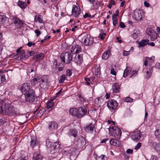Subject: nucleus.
I'll list each match as a JSON object with an SVG mask.
<instances>
[{
	"mask_svg": "<svg viewBox=\"0 0 160 160\" xmlns=\"http://www.w3.org/2000/svg\"><path fill=\"white\" fill-rule=\"evenodd\" d=\"M5 100H0V113L8 115H14L17 114L15 108L9 104H7Z\"/></svg>",
	"mask_w": 160,
	"mask_h": 160,
	"instance_id": "nucleus-1",
	"label": "nucleus"
},
{
	"mask_svg": "<svg viewBox=\"0 0 160 160\" xmlns=\"http://www.w3.org/2000/svg\"><path fill=\"white\" fill-rule=\"evenodd\" d=\"M69 113L78 118H80L85 115L87 113V109L84 106L80 107L78 109L72 108L69 111Z\"/></svg>",
	"mask_w": 160,
	"mask_h": 160,
	"instance_id": "nucleus-2",
	"label": "nucleus"
},
{
	"mask_svg": "<svg viewBox=\"0 0 160 160\" xmlns=\"http://www.w3.org/2000/svg\"><path fill=\"white\" fill-rule=\"evenodd\" d=\"M78 39L80 42L86 46L91 45L94 42L93 38L91 37L89 34L85 33L79 35Z\"/></svg>",
	"mask_w": 160,
	"mask_h": 160,
	"instance_id": "nucleus-3",
	"label": "nucleus"
},
{
	"mask_svg": "<svg viewBox=\"0 0 160 160\" xmlns=\"http://www.w3.org/2000/svg\"><path fill=\"white\" fill-rule=\"evenodd\" d=\"M109 129V133L111 136L119 139L120 138L122 132L120 128L115 126L110 127Z\"/></svg>",
	"mask_w": 160,
	"mask_h": 160,
	"instance_id": "nucleus-4",
	"label": "nucleus"
},
{
	"mask_svg": "<svg viewBox=\"0 0 160 160\" xmlns=\"http://www.w3.org/2000/svg\"><path fill=\"white\" fill-rule=\"evenodd\" d=\"M60 58L62 62L65 63L66 64H68L72 60V56L71 53L65 52L61 54Z\"/></svg>",
	"mask_w": 160,
	"mask_h": 160,
	"instance_id": "nucleus-5",
	"label": "nucleus"
},
{
	"mask_svg": "<svg viewBox=\"0 0 160 160\" xmlns=\"http://www.w3.org/2000/svg\"><path fill=\"white\" fill-rule=\"evenodd\" d=\"M26 101L30 103L33 102L35 99L36 96L34 90H31L25 94Z\"/></svg>",
	"mask_w": 160,
	"mask_h": 160,
	"instance_id": "nucleus-6",
	"label": "nucleus"
},
{
	"mask_svg": "<svg viewBox=\"0 0 160 160\" xmlns=\"http://www.w3.org/2000/svg\"><path fill=\"white\" fill-rule=\"evenodd\" d=\"M80 8L78 5H74L72 9V14L74 17H78L81 13Z\"/></svg>",
	"mask_w": 160,
	"mask_h": 160,
	"instance_id": "nucleus-7",
	"label": "nucleus"
},
{
	"mask_svg": "<svg viewBox=\"0 0 160 160\" xmlns=\"http://www.w3.org/2000/svg\"><path fill=\"white\" fill-rule=\"evenodd\" d=\"M107 106L109 109L112 111L116 109L118 106V103L116 100L112 99L108 102Z\"/></svg>",
	"mask_w": 160,
	"mask_h": 160,
	"instance_id": "nucleus-8",
	"label": "nucleus"
},
{
	"mask_svg": "<svg viewBox=\"0 0 160 160\" xmlns=\"http://www.w3.org/2000/svg\"><path fill=\"white\" fill-rule=\"evenodd\" d=\"M141 135L140 131L138 130L132 132L131 138L133 141L138 142L141 138Z\"/></svg>",
	"mask_w": 160,
	"mask_h": 160,
	"instance_id": "nucleus-9",
	"label": "nucleus"
},
{
	"mask_svg": "<svg viewBox=\"0 0 160 160\" xmlns=\"http://www.w3.org/2000/svg\"><path fill=\"white\" fill-rule=\"evenodd\" d=\"M20 89L22 93H23L24 94H26V93L28 92L30 90H33L30 88V85L28 83H23L20 87Z\"/></svg>",
	"mask_w": 160,
	"mask_h": 160,
	"instance_id": "nucleus-10",
	"label": "nucleus"
},
{
	"mask_svg": "<svg viewBox=\"0 0 160 160\" xmlns=\"http://www.w3.org/2000/svg\"><path fill=\"white\" fill-rule=\"evenodd\" d=\"M143 12L140 9H136L134 12V18L136 20H139L142 18Z\"/></svg>",
	"mask_w": 160,
	"mask_h": 160,
	"instance_id": "nucleus-11",
	"label": "nucleus"
},
{
	"mask_svg": "<svg viewBox=\"0 0 160 160\" xmlns=\"http://www.w3.org/2000/svg\"><path fill=\"white\" fill-rule=\"evenodd\" d=\"M81 47L77 44L73 45L71 50V52L73 54L78 53L81 51Z\"/></svg>",
	"mask_w": 160,
	"mask_h": 160,
	"instance_id": "nucleus-12",
	"label": "nucleus"
},
{
	"mask_svg": "<svg viewBox=\"0 0 160 160\" xmlns=\"http://www.w3.org/2000/svg\"><path fill=\"white\" fill-rule=\"evenodd\" d=\"M153 58V57L150 58L146 57L144 63V65L145 66L148 67H153L152 65L154 63Z\"/></svg>",
	"mask_w": 160,
	"mask_h": 160,
	"instance_id": "nucleus-13",
	"label": "nucleus"
},
{
	"mask_svg": "<svg viewBox=\"0 0 160 160\" xmlns=\"http://www.w3.org/2000/svg\"><path fill=\"white\" fill-rule=\"evenodd\" d=\"M82 56L80 54H78L77 56L76 55H75L73 59V61L77 64L80 65L82 61Z\"/></svg>",
	"mask_w": 160,
	"mask_h": 160,
	"instance_id": "nucleus-14",
	"label": "nucleus"
},
{
	"mask_svg": "<svg viewBox=\"0 0 160 160\" xmlns=\"http://www.w3.org/2000/svg\"><path fill=\"white\" fill-rule=\"evenodd\" d=\"M120 84L118 82L114 83L112 86L113 91L115 93L119 92L120 89Z\"/></svg>",
	"mask_w": 160,
	"mask_h": 160,
	"instance_id": "nucleus-15",
	"label": "nucleus"
},
{
	"mask_svg": "<svg viewBox=\"0 0 160 160\" xmlns=\"http://www.w3.org/2000/svg\"><path fill=\"white\" fill-rule=\"evenodd\" d=\"M45 57L43 53H41L39 54L35 55L33 57V59L36 61H40L43 59Z\"/></svg>",
	"mask_w": 160,
	"mask_h": 160,
	"instance_id": "nucleus-16",
	"label": "nucleus"
},
{
	"mask_svg": "<svg viewBox=\"0 0 160 160\" xmlns=\"http://www.w3.org/2000/svg\"><path fill=\"white\" fill-rule=\"evenodd\" d=\"M104 99L102 97L96 98L95 100V103L98 106H100L103 102Z\"/></svg>",
	"mask_w": 160,
	"mask_h": 160,
	"instance_id": "nucleus-17",
	"label": "nucleus"
},
{
	"mask_svg": "<svg viewBox=\"0 0 160 160\" xmlns=\"http://www.w3.org/2000/svg\"><path fill=\"white\" fill-rule=\"evenodd\" d=\"M14 22L18 28H21L23 27V22L18 18H16L14 19Z\"/></svg>",
	"mask_w": 160,
	"mask_h": 160,
	"instance_id": "nucleus-18",
	"label": "nucleus"
},
{
	"mask_svg": "<svg viewBox=\"0 0 160 160\" xmlns=\"http://www.w3.org/2000/svg\"><path fill=\"white\" fill-rule=\"evenodd\" d=\"M8 21V18L5 15H0V24H5Z\"/></svg>",
	"mask_w": 160,
	"mask_h": 160,
	"instance_id": "nucleus-19",
	"label": "nucleus"
},
{
	"mask_svg": "<svg viewBox=\"0 0 160 160\" xmlns=\"http://www.w3.org/2000/svg\"><path fill=\"white\" fill-rule=\"evenodd\" d=\"M147 70L145 71L146 75H145L147 78H149L151 76V74L152 72V67H147Z\"/></svg>",
	"mask_w": 160,
	"mask_h": 160,
	"instance_id": "nucleus-20",
	"label": "nucleus"
},
{
	"mask_svg": "<svg viewBox=\"0 0 160 160\" xmlns=\"http://www.w3.org/2000/svg\"><path fill=\"white\" fill-rule=\"evenodd\" d=\"M48 128L50 130L54 129H57L58 128V125L56 122L52 121L50 122L48 124Z\"/></svg>",
	"mask_w": 160,
	"mask_h": 160,
	"instance_id": "nucleus-21",
	"label": "nucleus"
},
{
	"mask_svg": "<svg viewBox=\"0 0 160 160\" xmlns=\"http://www.w3.org/2000/svg\"><path fill=\"white\" fill-rule=\"evenodd\" d=\"M149 42V40L147 39L142 40L138 43V47L141 48L146 46Z\"/></svg>",
	"mask_w": 160,
	"mask_h": 160,
	"instance_id": "nucleus-22",
	"label": "nucleus"
},
{
	"mask_svg": "<svg viewBox=\"0 0 160 160\" xmlns=\"http://www.w3.org/2000/svg\"><path fill=\"white\" fill-rule=\"evenodd\" d=\"M78 131L72 129L69 130L68 133V135L70 137L73 136L76 137L78 136Z\"/></svg>",
	"mask_w": 160,
	"mask_h": 160,
	"instance_id": "nucleus-23",
	"label": "nucleus"
},
{
	"mask_svg": "<svg viewBox=\"0 0 160 160\" xmlns=\"http://www.w3.org/2000/svg\"><path fill=\"white\" fill-rule=\"evenodd\" d=\"M109 142L111 145L116 146H119L120 145L119 141L115 139H111Z\"/></svg>",
	"mask_w": 160,
	"mask_h": 160,
	"instance_id": "nucleus-24",
	"label": "nucleus"
},
{
	"mask_svg": "<svg viewBox=\"0 0 160 160\" xmlns=\"http://www.w3.org/2000/svg\"><path fill=\"white\" fill-rule=\"evenodd\" d=\"M33 160H42V157L41 155L37 152H35L33 157Z\"/></svg>",
	"mask_w": 160,
	"mask_h": 160,
	"instance_id": "nucleus-25",
	"label": "nucleus"
},
{
	"mask_svg": "<svg viewBox=\"0 0 160 160\" xmlns=\"http://www.w3.org/2000/svg\"><path fill=\"white\" fill-rule=\"evenodd\" d=\"M110 52L108 50L103 53L102 55V58L103 59L107 60L108 59L109 57L110 54Z\"/></svg>",
	"mask_w": 160,
	"mask_h": 160,
	"instance_id": "nucleus-26",
	"label": "nucleus"
},
{
	"mask_svg": "<svg viewBox=\"0 0 160 160\" xmlns=\"http://www.w3.org/2000/svg\"><path fill=\"white\" fill-rule=\"evenodd\" d=\"M37 144L36 138L34 136L31 137V141H30V146L33 148L36 146Z\"/></svg>",
	"mask_w": 160,
	"mask_h": 160,
	"instance_id": "nucleus-27",
	"label": "nucleus"
},
{
	"mask_svg": "<svg viewBox=\"0 0 160 160\" xmlns=\"http://www.w3.org/2000/svg\"><path fill=\"white\" fill-rule=\"evenodd\" d=\"M94 128L93 124H90L88 126H87L85 128V131L88 132H92Z\"/></svg>",
	"mask_w": 160,
	"mask_h": 160,
	"instance_id": "nucleus-28",
	"label": "nucleus"
},
{
	"mask_svg": "<svg viewBox=\"0 0 160 160\" xmlns=\"http://www.w3.org/2000/svg\"><path fill=\"white\" fill-rule=\"evenodd\" d=\"M37 66L35 65H33L32 67L28 68V72H36L37 70Z\"/></svg>",
	"mask_w": 160,
	"mask_h": 160,
	"instance_id": "nucleus-29",
	"label": "nucleus"
},
{
	"mask_svg": "<svg viewBox=\"0 0 160 160\" xmlns=\"http://www.w3.org/2000/svg\"><path fill=\"white\" fill-rule=\"evenodd\" d=\"M18 4L22 9H24L26 7V3L24 2L19 1L18 2Z\"/></svg>",
	"mask_w": 160,
	"mask_h": 160,
	"instance_id": "nucleus-30",
	"label": "nucleus"
},
{
	"mask_svg": "<svg viewBox=\"0 0 160 160\" xmlns=\"http://www.w3.org/2000/svg\"><path fill=\"white\" fill-rule=\"evenodd\" d=\"M101 4V2L99 1H97L96 2L95 4L93 5L92 7V8L93 9H97L99 7V6Z\"/></svg>",
	"mask_w": 160,
	"mask_h": 160,
	"instance_id": "nucleus-31",
	"label": "nucleus"
},
{
	"mask_svg": "<svg viewBox=\"0 0 160 160\" xmlns=\"http://www.w3.org/2000/svg\"><path fill=\"white\" fill-rule=\"evenodd\" d=\"M152 145L154 147V149L156 151H160V144L154 142L152 143Z\"/></svg>",
	"mask_w": 160,
	"mask_h": 160,
	"instance_id": "nucleus-32",
	"label": "nucleus"
},
{
	"mask_svg": "<svg viewBox=\"0 0 160 160\" xmlns=\"http://www.w3.org/2000/svg\"><path fill=\"white\" fill-rule=\"evenodd\" d=\"M156 130L155 132V134L156 136H158L160 134V124H157L156 126Z\"/></svg>",
	"mask_w": 160,
	"mask_h": 160,
	"instance_id": "nucleus-33",
	"label": "nucleus"
},
{
	"mask_svg": "<svg viewBox=\"0 0 160 160\" xmlns=\"http://www.w3.org/2000/svg\"><path fill=\"white\" fill-rule=\"evenodd\" d=\"M131 72V70L130 68H126L124 71L123 77H126Z\"/></svg>",
	"mask_w": 160,
	"mask_h": 160,
	"instance_id": "nucleus-34",
	"label": "nucleus"
},
{
	"mask_svg": "<svg viewBox=\"0 0 160 160\" xmlns=\"http://www.w3.org/2000/svg\"><path fill=\"white\" fill-rule=\"evenodd\" d=\"M66 79V76L65 75L63 74L61 75L59 81V83H62L64 82L65 80Z\"/></svg>",
	"mask_w": 160,
	"mask_h": 160,
	"instance_id": "nucleus-35",
	"label": "nucleus"
},
{
	"mask_svg": "<svg viewBox=\"0 0 160 160\" xmlns=\"http://www.w3.org/2000/svg\"><path fill=\"white\" fill-rule=\"evenodd\" d=\"M150 38L152 41H154L156 40L157 38V36L156 33L155 32H153L152 33L150 36Z\"/></svg>",
	"mask_w": 160,
	"mask_h": 160,
	"instance_id": "nucleus-36",
	"label": "nucleus"
},
{
	"mask_svg": "<svg viewBox=\"0 0 160 160\" xmlns=\"http://www.w3.org/2000/svg\"><path fill=\"white\" fill-rule=\"evenodd\" d=\"M54 103L51 101H49L47 102L46 108L47 109L52 107L54 105Z\"/></svg>",
	"mask_w": 160,
	"mask_h": 160,
	"instance_id": "nucleus-37",
	"label": "nucleus"
},
{
	"mask_svg": "<svg viewBox=\"0 0 160 160\" xmlns=\"http://www.w3.org/2000/svg\"><path fill=\"white\" fill-rule=\"evenodd\" d=\"M34 21L35 22H38L40 23H42L43 22L42 20L41 19L39 16L36 15L35 17Z\"/></svg>",
	"mask_w": 160,
	"mask_h": 160,
	"instance_id": "nucleus-38",
	"label": "nucleus"
},
{
	"mask_svg": "<svg viewBox=\"0 0 160 160\" xmlns=\"http://www.w3.org/2000/svg\"><path fill=\"white\" fill-rule=\"evenodd\" d=\"M35 78L37 79L38 83H39L40 84H42V83L45 82V81L41 78L38 76Z\"/></svg>",
	"mask_w": 160,
	"mask_h": 160,
	"instance_id": "nucleus-39",
	"label": "nucleus"
},
{
	"mask_svg": "<svg viewBox=\"0 0 160 160\" xmlns=\"http://www.w3.org/2000/svg\"><path fill=\"white\" fill-rule=\"evenodd\" d=\"M31 85L32 86H34L36 84H38L37 79L36 78H34L31 80Z\"/></svg>",
	"mask_w": 160,
	"mask_h": 160,
	"instance_id": "nucleus-40",
	"label": "nucleus"
},
{
	"mask_svg": "<svg viewBox=\"0 0 160 160\" xmlns=\"http://www.w3.org/2000/svg\"><path fill=\"white\" fill-rule=\"evenodd\" d=\"M95 74L97 77H99L100 74V68H98L95 71Z\"/></svg>",
	"mask_w": 160,
	"mask_h": 160,
	"instance_id": "nucleus-41",
	"label": "nucleus"
},
{
	"mask_svg": "<svg viewBox=\"0 0 160 160\" xmlns=\"http://www.w3.org/2000/svg\"><path fill=\"white\" fill-rule=\"evenodd\" d=\"M154 32L151 28H148L146 30L147 34L149 36H150Z\"/></svg>",
	"mask_w": 160,
	"mask_h": 160,
	"instance_id": "nucleus-42",
	"label": "nucleus"
},
{
	"mask_svg": "<svg viewBox=\"0 0 160 160\" xmlns=\"http://www.w3.org/2000/svg\"><path fill=\"white\" fill-rule=\"evenodd\" d=\"M66 74L67 76H70L72 74V71L71 69H67L66 71Z\"/></svg>",
	"mask_w": 160,
	"mask_h": 160,
	"instance_id": "nucleus-43",
	"label": "nucleus"
},
{
	"mask_svg": "<svg viewBox=\"0 0 160 160\" xmlns=\"http://www.w3.org/2000/svg\"><path fill=\"white\" fill-rule=\"evenodd\" d=\"M5 80V76L3 75H0V84L3 82Z\"/></svg>",
	"mask_w": 160,
	"mask_h": 160,
	"instance_id": "nucleus-44",
	"label": "nucleus"
},
{
	"mask_svg": "<svg viewBox=\"0 0 160 160\" xmlns=\"http://www.w3.org/2000/svg\"><path fill=\"white\" fill-rule=\"evenodd\" d=\"M27 157L25 156H21L19 157L16 160H27Z\"/></svg>",
	"mask_w": 160,
	"mask_h": 160,
	"instance_id": "nucleus-45",
	"label": "nucleus"
},
{
	"mask_svg": "<svg viewBox=\"0 0 160 160\" xmlns=\"http://www.w3.org/2000/svg\"><path fill=\"white\" fill-rule=\"evenodd\" d=\"M124 100L126 102H130L132 101V99L128 97L125 98Z\"/></svg>",
	"mask_w": 160,
	"mask_h": 160,
	"instance_id": "nucleus-46",
	"label": "nucleus"
},
{
	"mask_svg": "<svg viewBox=\"0 0 160 160\" xmlns=\"http://www.w3.org/2000/svg\"><path fill=\"white\" fill-rule=\"evenodd\" d=\"M99 158L101 159V160H106L107 157L105 155H102L99 157Z\"/></svg>",
	"mask_w": 160,
	"mask_h": 160,
	"instance_id": "nucleus-47",
	"label": "nucleus"
},
{
	"mask_svg": "<svg viewBox=\"0 0 160 160\" xmlns=\"http://www.w3.org/2000/svg\"><path fill=\"white\" fill-rule=\"evenodd\" d=\"M118 15L117 14H114L112 15V20H118L117 16Z\"/></svg>",
	"mask_w": 160,
	"mask_h": 160,
	"instance_id": "nucleus-48",
	"label": "nucleus"
},
{
	"mask_svg": "<svg viewBox=\"0 0 160 160\" xmlns=\"http://www.w3.org/2000/svg\"><path fill=\"white\" fill-rule=\"evenodd\" d=\"M141 143L140 142L138 143L137 145L135 147L134 149L136 150H138L141 147Z\"/></svg>",
	"mask_w": 160,
	"mask_h": 160,
	"instance_id": "nucleus-49",
	"label": "nucleus"
},
{
	"mask_svg": "<svg viewBox=\"0 0 160 160\" xmlns=\"http://www.w3.org/2000/svg\"><path fill=\"white\" fill-rule=\"evenodd\" d=\"M49 142H48V141H46V146L47 147L49 148V147H51V148H55V146L54 145H53L51 147V144H50L49 145Z\"/></svg>",
	"mask_w": 160,
	"mask_h": 160,
	"instance_id": "nucleus-50",
	"label": "nucleus"
},
{
	"mask_svg": "<svg viewBox=\"0 0 160 160\" xmlns=\"http://www.w3.org/2000/svg\"><path fill=\"white\" fill-rule=\"evenodd\" d=\"M106 36V34L104 33H103L102 34L99 35V37L102 40H103L105 38V36Z\"/></svg>",
	"mask_w": 160,
	"mask_h": 160,
	"instance_id": "nucleus-51",
	"label": "nucleus"
},
{
	"mask_svg": "<svg viewBox=\"0 0 160 160\" xmlns=\"http://www.w3.org/2000/svg\"><path fill=\"white\" fill-rule=\"evenodd\" d=\"M84 80L85 81L87 85H90V80L89 78H85Z\"/></svg>",
	"mask_w": 160,
	"mask_h": 160,
	"instance_id": "nucleus-52",
	"label": "nucleus"
},
{
	"mask_svg": "<svg viewBox=\"0 0 160 160\" xmlns=\"http://www.w3.org/2000/svg\"><path fill=\"white\" fill-rule=\"evenodd\" d=\"M126 152L128 154L130 153L132 154L133 153V150L132 149H128L127 150Z\"/></svg>",
	"mask_w": 160,
	"mask_h": 160,
	"instance_id": "nucleus-53",
	"label": "nucleus"
},
{
	"mask_svg": "<svg viewBox=\"0 0 160 160\" xmlns=\"http://www.w3.org/2000/svg\"><path fill=\"white\" fill-rule=\"evenodd\" d=\"M130 52V51H127L125 50H124L123 51V52L122 54L123 56H128L130 54L129 53V52Z\"/></svg>",
	"mask_w": 160,
	"mask_h": 160,
	"instance_id": "nucleus-54",
	"label": "nucleus"
},
{
	"mask_svg": "<svg viewBox=\"0 0 160 160\" xmlns=\"http://www.w3.org/2000/svg\"><path fill=\"white\" fill-rule=\"evenodd\" d=\"M150 160H158V158L156 156L152 155L150 158Z\"/></svg>",
	"mask_w": 160,
	"mask_h": 160,
	"instance_id": "nucleus-55",
	"label": "nucleus"
},
{
	"mask_svg": "<svg viewBox=\"0 0 160 160\" xmlns=\"http://www.w3.org/2000/svg\"><path fill=\"white\" fill-rule=\"evenodd\" d=\"M119 26L121 28H124L126 26L123 22H121L119 23Z\"/></svg>",
	"mask_w": 160,
	"mask_h": 160,
	"instance_id": "nucleus-56",
	"label": "nucleus"
},
{
	"mask_svg": "<svg viewBox=\"0 0 160 160\" xmlns=\"http://www.w3.org/2000/svg\"><path fill=\"white\" fill-rule=\"evenodd\" d=\"M88 17H91V15H90V14H89L88 13H85V15H83V17L84 18H86Z\"/></svg>",
	"mask_w": 160,
	"mask_h": 160,
	"instance_id": "nucleus-57",
	"label": "nucleus"
},
{
	"mask_svg": "<svg viewBox=\"0 0 160 160\" xmlns=\"http://www.w3.org/2000/svg\"><path fill=\"white\" fill-rule=\"evenodd\" d=\"M137 74V71H134L132 72V75L130 77H134Z\"/></svg>",
	"mask_w": 160,
	"mask_h": 160,
	"instance_id": "nucleus-58",
	"label": "nucleus"
},
{
	"mask_svg": "<svg viewBox=\"0 0 160 160\" xmlns=\"http://www.w3.org/2000/svg\"><path fill=\"white\" fill-rule=\"evenodd\" d=\"M111 73L114 75H116V72L114 71V68H112L111 69Z\"/></svg>",
	"mask_w": 160,
	"mask_h": 160,
	"instance_id": "nucleus-59",
	"label": "nucleus"
},
{
	"mask_svg": "<svg viewBox=\"0 0 160 160\" xmlns=\"http://www.w3.org/2000/svg\"><path fill=\"white\" fill-rule=\"evenodd\" d=\"M35 32L37 36H39L41 34V32L37 29L35 30Z\"/></svg>",
	"mask_w": 160,
	"mask_h": 160,
	"instance_id": "nucleus-60",
	"label": "nucleus"
},
{
	"mask_svg": "<svg viewBox=\"0 0 160 160\" xmlns=\"http://www.w3.org/2000/svg\"><path fill=\"white\" fill-rule=\"evenodd\" d=\"M35 45V43H32L31 42H29L27 43L28 46L29 47H31L32 45Z\"/></svg>",
	"mask_w": 160,
	"mask_h": 160,
	"instance_id": "nucleus-61",
	"label": "nucleus"
},
{
	"mask_svg": "<svg viewBox=\"0 0 160 160\" xmlns=\"http://www.w3.org/2000/svg\"><path fill=\"white\" fill-rule=\"evenodd\" d=\"M144 6H145L146 7H148L150 6L149 4L147 1L144 2Z\"/></svg>",
	"mask_w": 160,
	"mask_h": 160,
	"instance_id": "nucleus-62",
	"label": "nucleus"
},
{
	"mask_svg": "<svg viewBox=\"0 0 160 160\" xmlns=\"http://www.w3.org/2000/svg\"><path fill=\"white\" fill-rule=\"evenodd\" d=\"M62 92V89L60 90L56 94V97H58L59 95Z\"/></svg>",
	"mask_w": 160,
	"mask_h": 160,
	"instance_id": "nucleus-63",
	"label": "nucleus"
},
{
	"mask_svg": "<svg viewBox=\"0 0 160 160\" xmlns=\"http://www.w3.org/2000/svg\"><path fill=\"white\" fill-rule=\"evenodd\" d=\"M155 67L157 68L160 69V63H157L155 65Z\"/></svg>",
	"mask_w": 160,
	"mask_h": 160,
	"instance_id": "nucleus-64",
	"label": "nucleus"
}]
</instances>
